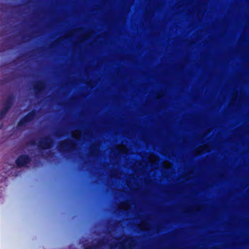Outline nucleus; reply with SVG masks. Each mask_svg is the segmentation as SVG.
Returning a JSON list of instances; mask_svg holds the SVG:
<instances>
[{
	"label": "nucleus",
	"instance_id": "obj_1",
	"mask_svg": "<svg viewBox=\"0 0 249 249\" xmlns=\"http://www.w3.org/2000/svg\"><path fill=\"white\" fill-rule=\"evenodd\" d=\"M151 49H156V0H151Z\"/></svg>",
	"mask_w": 249,
	"mask_h": 249
},
{
	"label": "nucleus",
	"instance_id": "obj_2",
	"mask_svg": "<svg viewBox=\"0 0 249 249\" xmlns=\"http://www.w3.org/2000/svg\"><path fill=\"white\" fill-rule=\"evenodd\" d=\"M36 111L35 109L30 111L27 114L23 117L18 122V127L25 126L28 123L32 121L36 117Z\"/></svg>",
	"mask_w": 249,
	"mask_h": 249
},
{
	"label": "nucleus",
	"instance_id": "obj_3",
	"mask_svg": "<svg viewBox=\"0 0 249 249\" xmlns=\"http://www.w3.org/2000/svg\"><path fill=\"white\" fill-rule=\"evenodd\" d=\"M32 160L31 158L27 154H21L16 160V163L18 167H26L30 163Z\"/></svg>",
	"mask_w": 249,
	"mask_h": 249
},
{
	"label": "nucleus",
	"instance_id": "obj_4",
	"mask_svg": "<svg viewBox=\"0 0 249 249\" xmlns=\"http://www.w3.org/2000/svg\"><path fill=\"white\" fill-rule=\"evenodd\" d=\"M53 143V139L50 136H47L39 140L38 146L39 149H47L51 148Z\"/></svg>",
	"mask_w": 249,
	"mask_h": 249
},
{
	"label": "nucleus",
	"instance_id": "obj_5",
	"mask_svg": "<svg viewBox=\"0 0 249 249\" xmlns=\"http://www.w3.org/2000/svg\"><path fill=\"white\" fill-rule=\"evenodd\" d=\"M135 240L132 236H126L125 239L120 243L119 249H132Z\"/></svg>",
	"mask_w": 249,
	"mask_h": 249
},
{
	"label": "nucleus",
	"instance_id": "obj_6",
	"mask_svg": "<svg viewBox=\"0 0 249 249\" xmlns=\"http://www.w3.org/2000/svg\"><path fill=\"white\" fill-rule=\"evenodd\" d=\"M70 142L71 144H69L67 141L61 142L57 146L58 151L60 153H64L67 150V147H69L70 149H72L73 144L72 143V141Z\"/></svg>",
	"mask_w": 249,
	"mask_h": 249
},
{
	"label": "nucleus",
	"instance_id": "obj_7",
	"mask_svg": "<svg viewBox=\"0 0 249 249\" xmlns=\"http://www.w3.org/2000/svg\"><path fill=\"white\" fill-rule=\"evenodd\" d=\"M12 106L9 103L4 102L3 107L0 110V120L3 119L5 116Z\"/></svg>",
	"mask_w": 249,
	"mask_h": 249
},
{
	"label": "nucleus",
	"instance_id": "obj_8",
	"mask_svg": "<svg viewBox=\"0 0 249 249\" xmlns=\"http://www.w3.org/2000/svg\"><path fill=\"white\" fill-rule=\"evenodd\" d=\"M45 87V83L43 81H38L34 86V89L36 96H37L41 91L44 89Z\"/></svg>",
	"mask_w": 249,
	"mask_h": 249
},
{
	"label": "nucleus",
	"instance_id": "obj_9",
	"mask_svg": "<svg viewBox=\"0 0 249 249\" xmlns=\"http://www.w3.org/2000/svg\"><path fill=\"white\" fill-rule=\"evenodd\" d=\"M104 244V239H99L97 244H92L91 245L85 247L84 249H99V246Z\"/></svg>",
	"mask_w": 249,
	"mask_h": 249
},
{
	"label": "nucleus",
	"instance_id": "obj_10",
	"mask_svg": "<svg viewBox=\"0 0 249 249\" xmlns=\"http://www.w3.org/2000/svg\"><path fill=\"white\" fill-rule=\"evenodd\" d=\"M15 98L16 97L13 94H11L8 96L7 99L5 100V102L9 103L11 104V105L12 106Z\"/></svg>",
	"mask_w": 249,
	"mask_h": 249
},
{
	"label": "nucleus",
	"instance_id": "obj_11",
	"mask_svg": "<svg viewBox=\"0 0 249 249\" xmlns=\"http://www.w3.org/2000/svg\"><path fill=\"white\" fill-rule=\"evenodd\" d=\"M30 144L31 145H36V142L35 140H32L30 141Z\"/></svg>",
	"mask_w": 249,
	"mask_h": 249
},
{
	"label": "nucleus",
	"instance_id": "obj_12",
	"mask_svg": "<svg viewBox=\"0 0 249 249\" xmlns=\"http://www.w3.org/2000/svg\"><path fill=\"white\" fill-rule=\"evenodd\" d=\"M55 135L56 136L59 137L60 136V132H57L55 133Z\"/></svg>",
	"mask_w": 249,
	"mask_h": 249
}]
</instances>
